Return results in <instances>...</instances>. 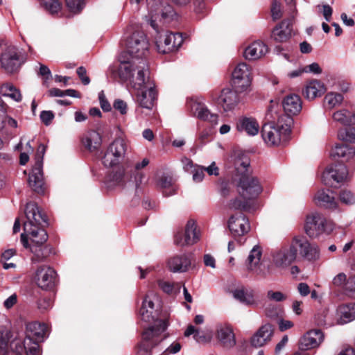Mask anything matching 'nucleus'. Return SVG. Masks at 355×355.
Wrapping results in <instances>:
<instances>
[{"label": "nucleus", "instance_id": "f257e3e1", "mask_svg": "<svg viewBox=\"0 0 355 355\" xmlns=\"http://www.w3.org/2000/svg\"><path fill=\"white\" fill-rule=\"evenodd\" d=\"M148 14L146 16L147 22L156 31L155 44L159 52L168 53L178 49L183 42L180 33L159 31L157 21H170L175 16L173 8L162 0H147Z\"/></svg>", "mask_w": 355, "mask_h": 355}, {"label": "nucleus", "instance_id": "f03ea898", "mask_svg": "<svg viewBox=\"0 0 355 355\" xmlns=\"http://www.w3.org/2000/svg\"><path fill=\"white\" fill-rule=\"evenodd\" d=\"M119 78L130 81L131 87L137 91L136 101L144 108L151 110L157 98L155 85L149 76L148 64L141 60L138 64L122 63L118 67Z\"/></svg>", "mask_w": 355, "mask_h": 355}, {"label": "nucleus", "instance_id": "7ed1b4c3", "mask_svg": "<svg viewBox=\"0 0 355 355\" xmlns=\"http://www.w3.org/2000/svg\"><path fill=\"white\" fill-rule=\"evenodd\" d=\"M27 219L24 224V233L21 234V242L24 248H30L33 254L32 261L40 262L45 255L42 245L47 241L48 235L44 229L47 224L46 216L43 214L35 202H28L25 209Z\"/></svg>", "mask_w": 355, "mask_h": 355}, {"label": "nucleus", "instance_id": "20e7f679", "mask_svg": "<svg viewBox=\"0 0 355 355\" xmlns=\"http://www.w3.org/2000/svg\"><path fill=\"white\" fill-rule=\"evenodd\" d=\"M293 119L291 116L281 114L277 121H271L263 125L261 136L268 146H279L286 142L291 132Z\"/></svg>", "mask_w": 355, "mask_h": 355}, {"label": "nucleus", "instance_id": "39448f33", "mask_svg": "<svg viewBox=\"0 0 355 355\" xmlns=\"http://www.w3.org/2000/svg\"><path fill=\"white\" fill-rule=\"evenodd\" d=\"M127 52L132 57L131 61L122 62V63H133L138 64L139 62L146 61L144 58L148 52L149 44L145 33L141 31H134L131 35L127 37L125 42Z\"/></svg>", "mask_w": 355, "mask_h": 355}, {"label": "nucleus", "instance_id": "423d86ee", "mask_svg": "<svg viewBox=\"0 0 355 355\" xmlns=\"http://www.w3.org/2000/svg\"><path fill=\"white\" fill-rule=\"evenodd\" d=\"M168 326L164 320H155V324L149 327L143 333V341L139 345L137 355H151L150 350L157 345L163 338L159 335L164 332Z\"/></svg>", "mask_w": 355, "mask_h": 355}, {"label": "nucleus", "instance_id": "0eeeda50", "mask_svg": "<svg viewBox=\"0 0 355 355\" xmlns=\"http://www.w3.org/2000/svg\"><path fill=\"white\" fill-rule=\"evenodd\" d=\"M46 146L40 144L35 155V164L28 178L29 187L37 193H44L45 187L42 173L43 157Z\"/></svg>", "mask_w": 355, "mask_h": 355}, {"label": "nucleus", "instance_id": "6e6552de", "mask_svg": "<svg viewBox=\"0 0 355 355\" xmlns=\"http://www.w3.org/2000/svg\"><path fill=\"white\" fill-rule=\"evenodd\" d=\"M128 148L127 142L123 139H115L108 146L103 158L104 166L113 167L119 164L123 160Z\"/></svg>", "mask_w": 355, "mask_h": 355}, {"label": "nucleus", "instance_id": "1a4fd4ad", "mask_svg": "<svg viewBox=\"0 0 355 355\" xmlns=\"http://www.w3.org/2000/svg\"><path fill=\"white\" fill-rule=\"evenodd\" d=\"M304 230L310 237H315L324 232H331L333 226L322 214L315 212L307 216Z\"/></svg>", "mask_w": 355, "mask_h": 355}, {"label": "nucleus", "instance_id": "9d476101", "mask_svg": "<svg viewBox=\"0 0 355 355\" xmlns=\"http://www.w3.org/2000/svg\"><path fill=\"white\" fill-rule=\"evenodd\" d=\"M252 81L251 68L245 62L238 64L232 73V83L234 89L240 93L250 87Z\"/></svg>", "mask_w": 355, "mask_h": 355}, {"label": "nucleus", "instance_id": "9b49d317", "mask_svg": "<svg viewBox=\"0 0 355 355\" xmlns=\"http://www.w3.org/2000/svg\"><path fill=\"white\" fill-rule=\"evenodd\" d=\"M8 350L10 349L11 354L22 355L26 353V355H40V351L38 343L26 336L24 341L19 339H15L10 341L11 333L8 335Z\"/></svg>", "mask_w": 355, "mask_h": 355}, {"label": "nucleus", "instance_id": "f8f14e48", "mask_svg": "<svg viewBox=\"0 0 355 355\" xmlns=\"http://www.w3.org/2000/svg\"><path fill=\"white\" fill-rule=\"evenodd\" d=\"M240 195L246 200L256 198L262 191V187L256 177L242 175L238 185Z\"/></svg>", "mask_w": 355, "mask_h": 355}, {"label": "nucleus", "instance_id": "ddd939ff", "mask_svg": "<svg viewBox=\"0 0 355 355\" xmlns=\"http://www.w3.org/2000/svg\"><path fill=\"white\" fill-rule=\"evenodd\" d=\"M293 243L296 255L299 250L300 256L306 260L313 261L320 259V250L316 244L311 243L302 236H295L293 239Z\"/></svg>", "mask_w": 355, "mask_h": 355}, {"label": "nucleus", "instance_id": "4468645a", "mask_svg": "<svg viewBox=\"0 0 355 355\" xmlns=\"http://www.w3.org/2000/svg\"><path fill=\"white\" fill-rule=\"evenodd\" d=\"M214 335L218 343L227 349L236 345V337L231 324L226 322H220L216 324Z\"/></svg>", "mask_w": 355, "mask_h": 355}, {"label": "nucleus", "instance_id": "2eb2a0df", "mask_svg": "<svg viewBox=\"0 0 355 355\" xmlns=\"http://www.w3.org/2000/svg\"><path fill=\"white\" fill-rule=\"evenodd\" d=\"M296 251L293 241L289 247H284L272 253V263L279 268L285 269L296 259Z\"/></svg>", "mask_w": 355, "mask_h": 355}, {"label": "nucleus", "instance_id": "dca6fc26", "mask_svg": "<svg viewBox=\"0 0 355 355\" xmlns=\"http://www.w3.org/2000/svg\"><path fill=\"white\" fill-rule=\"evenodd\" d=\"M348 175L346 166L342 163L331 166L322 173V180L324 184L331 187L336 186V183L344 182Z\"/></svg>", "mask_w": 355, "mask_h": 355}, {"label": "nucleus", "instance_id": "f3484780", "mask_svg": "<svg viewBox=\"0 0 355 355\" xmlns=\"http://www.w3.org/2000/svg\"><path fill=\"white\" fill-rule=\"evenodd\" d=\"M228 228L233 236H241L247 234L250 229L247 217L241 211L232 214L227 222Z\"/></svg>", "mask_w": 355, "mask_h": 355}, {"label": "nucleus", "instance_id": "a211bd4d", "mask_svg": "<svg viewBox=\"0 0 355 355\" xmlns=\"http://www.w3.org/2000/svg\"><path fill=\"white\" fill-rule=\"evenodd\" d=\"M232 295L234 299L250 307L255 308L261 304L257 292L251 288L241 286L232 291Z\"/></svg>", "mask_w": 355, "mask_h": 355}, {"label": "nucleus", "instance_id": "6ab92c4d", "mask_svg": "<svg viewBox=\"0 0 355 355\" xmlns=\"http://www.w3.org/2000/svg\"><path fill=\"white\" fill-rule=\"evenodd\" d=\"M0 62L1 67L8 73L16 71L19 66V55L17 49L14 46L6 47L2 52Z\"/></svg>", "mask_w": 355, "mask_h": 355}, {"label": "nucleus", "instance_id": "aec40b11", "mask_svg": "<svg viewBox=\"0 0 355 355\" xmlns=\"http://www.w3.org/2000/svg\"><path fill=\"white\" fill-rule=\"evenodd\" d=\"M56 272L51 267L42 266L36 271V282L39 287L42 289L52 288L56 281Z\"/></svg>", "mask_w": 355, "mask_h": 355}, {"label": "nucleus", "instance_id": "412c9836", "mask_svg": "<svg viewBox=\"0 0 355 355\" xmlns=\"http://www.w3.org/2000/svg\"><path fill=\"white\" fill-rule=\"evenodd\" d=\"M238 93L240 92H237L236 89L232 90L230 88H225L221 91L218 98V104L224 112H227L232 111L238 105L240 102Z\"/></svg>", "mask_w": 355, "mask_h": 355}, {"label": "nucleus", "instance_id": "4be33fe9", "mask_svg": "<svg viewBox=\"0 0 355 355\" xmlns=\"http://www.w3.org/2000/svg\"><path fill=\"white\" fill-rule=\"evenodd\" d=\"M323 338L324 336L320 330H311L301 338L299 343V349L302 351H306L315 348L322 342Z\"/></svg>", "mask_w": 355, "mask_h": 355}, {"label": "nucleus", "instance_id": "5701e85b", "mask_svg": "<svg viewBox=\"0 0 355 355\" xmlns=\"http://www.w3.org/2000/svg\"><path fill=\"white\" fill-rule=\"evenodd\" d=\"M158 301L157 296L153 292H150L146 295L139 310V315L142 320L146 322H151L155 320V316L153 313L155 310V304Z\"/></svg>", "mask_w": 355, "mask_h": 355}, {"label": "nucleus", "instance_id": "b1692460", "mask_svg": "<svg viewBox=\"0 0 355 355\" xmlns=\"http://www.w3.org/2000/svg\"><path fill=\"white\" fill-rule=\"evenodd\" d=\"M274 329L270 324L262 325L251 338V345L254 347H261L271 340Z\"/></svg>", "mask_w": 355, "mask_h": 355}, {"label": "nucleus", "instance_id": "393cba45", "mask_svg": "<svg viewBox=\"0 0 355 355\" xmlns=\"http://www.w3.org/2000/svg\"><path fill=\"white\" fill-rule=\"evenodd\" d=\"M268 52L266 44L261 41H255L245 49L243 55L246 60H257L265 56Z\"/></svg>", "mask_w": 355, "mask_h": 355}, {"label": "nucleus", "instance_id": "a878e982", "mask_svg": "<svg viewBox=\"0 0 355 355\" xmlns=\"http://www.w3.org/2000/svg\"><path fill=\"white\" fill-rule=\"evenodd\" d=\"M191 109L197 118L203 121H207L213 125L218 123V115L211 113L204 104L198 102H192Z\"/></svg>", "mask_w": 355, "mask_h": 355}, {"label": "nucleus", "instance_id": "bb28decb", "mask_svg": "<svg viewBox=\"0 0 355 355\" xmlns=\"http://www.w3.org/2000/svg\"><path fill=\"white\" fill-rule=\"evenodd\" d=\"M292 31L291 20H284L274 28L271 37L277 42H284L291 37Z\"/></svg>", "mask_w": 355, "mask_h": 355}, {"label": "nucleus", "instance_id": "cd10ccee", "mask_svg": "<svg viewBox=\"0 0 355 355\" xmlns=\"http://www.w3.org/2000/svg\"><path fill=\"white\" fill-rule=\"evenodd\" d=\"M191 254L177 255L168 261V267L173 272H186L191 263Z\"/></svg>", "mask_w": 355, "mask_h": 355}, {"label": "nucleus", "instance_id": "c85d7f7f", "mask_svg": "<svg viewBox=\"0 0 355 355\" xmlns=\"http://www.w3.org/2000/svg\"><path fill=\"white\" fill-rule=\"evenodd\" d=\"M236 129L244 132L250 136L257 135L259 130V125L256 119L251 116H241L236 122Z\"/></svg>", "mask_w": 355, "mask_h": 355}, {"label": "nucleus", "instance_id": "c756f323", "mask_svg": "<svg viewBox=\"0 0 355 355\" xmlns=\"http://www.w3.org/2000/svg\"><path fill=\"white\" fill-rule=\"evenodd\" d=\"M261 256L262 251L261 248L259 245H254L250 250L246 261L248 270L257 275L262 274V270L260 268Z\"/></svg>", "mask_w": 355, "mask_h": 355}, {"label": "nucleus", "instance_id": "7c9ffc66", "mask_svg": "<svg viewBox=\"0 0 355 355\" xmlns=\"http://www.w3.org/2000/svg\"><path fill=\"white\" fill-rule=\"evenodd\" d=\"M314 200L318 205L327 209H336L338 207V202L329 190L318 191L315 195Z\"/></svg>", "mask_w": 355, "mask_h": 355}, {"label": "nucleus", "instance_id": "2f4dec72", "mask_svg": "<svg viewBox=\"0 0 355 355\" xmlns=\"http://www.w3.org/2000/svg\"><path fill=\"white\" fill-rule=\"evenodd\" d=\"M283 107L286 114L295 115L300 113L302 110V101L300 97L296 94L286 96L282 102Z\"/></svg>", "mask_w": 355, "mask_h": 355}, {"label": "nucleus", "instance_id": "473e14b6", "mask_svg": "<svg viewBox=\"0 0 355 355\" xmlns=\"http://www.w3.org/2000/svg\"><path fill=\"white\" fill-rule=\"evenodd\" d=\"M82 143L89 150H96L98 149L102 144V137L100 133L96 130H89L83 135Z\"/></svg>", "mask_w": 355, "mask_h": 355}, {"label": "nucleus", "instance_id": "72a5a7b5", "mask_svg": "<svg viewBox=\"0 0 355 355\" xmlns=\"http://www.w3.org/2000/svg\"><path fill=\"white\" fill-rule=\"evenodd\" d=\"M325 91L326 89L323 83L318 80H313L306 85L303 93L306 98L313 100L321 96Z\"/></svg>", "mask_w": 355, "mask_h": 355}, {"label": "nucleus", "instance_id": "f704fd0d", "mask_svg": "<svg viewBox=\"0 0 355 355\" xmlns=\"http://www.w3.org/2000/svg\"><path fill=\"white\" fill-rule=\"evenodd\" d=\"M332 119L335 122L345 126L355 125V113L345 108L334 112Z\"/></svg>", "mask_w": 355, "mask_h": 355}, {"label": "nucleus", "instance_id": "c9c22d12", "mask_svg": "<svg viewBox=\"0 0 355 355\" xmlns=\"http://www.w3.org/2000/svg\"><path fill=\"white\" fill-rule=\"evenodd\" d=\"M184 336L189 337L193 335V339L198 343H209L212 339L211 331H200L193 325H189L184 331Z\"/></svg>", "mask_w": 355, "mask_h": 355}, {"label": "nucleus", "instance_id": "e433bc0d", "mask_svg": "<svg viewBox=\"0 0 355 355\" xmlns=\"http://www.w3.org/2000/svg\"><path fill=\"white\" fill-rule=\"evenodd\" d=\"M47 327L44 323L38 322H30L26 326V336L37 340H42L46 335Z\"/></svg>", "mask_w": 355, "mask_h": 355}, {"label": "nucleus", "instance_id": "4c0bfd02", "mask_svg": "<svg viewBox=\"0 0 355 355\" xmlns=\"http://www.w3.org/2000/svg\"><path fill=\"white\" fill-rule=\"evenodd\" d=\"M338 322L346 324L355 320V303L342 304L338 308Z\"/></svg>", "mask_w": 355, "mask_h": 355}, {"label": "nucleus", "instance_id": "58836bf2", "mask_svg": "<svg viewBox=\"0 0 355 355\" xmlns=\"http://www.w3.org/2000/svg\"><path fill=\"white\" fill-rule=\"evenodd\" d=\"M125 168L122 166L114 168L107 177V184L108 187L116 185H122L124 183Z\"/></svg>", "mask_w": 355, "mask_h": 355}, {"label": "nucleus", "instance_id": "ea45409f", "mask_svg": "<svg viewBox=\"0 0 355 355\" xmlns=\"http://www.w3.org/2000/svg\"><path fill=\"white\" fill-rule=\"evenodd\" d=\"M184 237L189 245L197 243L200 239V234L197 231V226L195 220L190 219L185 226Z\"/></svg>", "mask_w": 355, "mask_h": 355}, {"label": "nucleus", "instance_id": "a19ab883", "mask_svg": "<svg viewBox=\"0 0 355 355\" xmlns=\"http://www.w3.org/2000/svg\"><path fill=\"white\" fill-rule=\"evenodd\" d=\"M0 94L9 97L16 102H20L22 99L21 94L16 87L11 83H4L0 87Z\"/></svg>", "mask_w": 355, "mask_h": 355}, {"label": "nucleus", "instance_id": "79ce46f5", "mask_svg": "<svg viewBox=\"0 0 355 355\" xmlns=\"http://www.w3.org/2000/svg\"><path fill=\"white\" fill-rule=\"evenodd\" d=\"M354 150L346 145H336L331 151V156L334 159L344 158L349 159L354 155Z\"/></svg>", "mask_w": 355, "mask_h": 355}, {"label": "nucleus", "instance_id": "37998d69", "mask_svg": "<svg viewBox=\"0 0 355 355\" xmlns=\"http://www.w3.org/2000/svg\"><path fill=\"white\" fill-rule=\"evenodd\" d=\"M324 101L329 109H332L342 103L343 101V96L339 93L329 92L326 94Z\"/></svg>", "mask_w": 355, "mask_h": 355}, {"label": "nucleus", "instance_id": "c03bdc74", "mask_svg": "<svg viewBox=\"0 0 355 355\" xmlns=\"http://www.w3.org/2000/svg\"><path fill=\"white\" fill-rule=\"evenodd\" d=\"M42 6L51 15H58L62 10L60 0H42Z\"/></svg>", "mask_w": 355, "mask_h": 355}, {"label": "nucleus", "instance_id": "a18cd8bd", "mask_svg": "<svg viewBox=\"0 0 355 355\" xmlns=\"http://www.w3.org/2000/svg\"><path fill=\"white\" fill-rule=\"evenodd\" d=\"M149 162V159L146 157L144 158L141 162H137L135 164V170L137 171V173L135 175V182L137 188H138L139 185L141 184L142 180L144 176L142 173L139 172V171L147 166Z\"/></svg>", "mask_w": 355, "mask_h": 355}, {"label": "nucleus", "instance_id": "49530a36", "mask_svg": "<svg viewBox=\"0 0 355 355\" xmlns=\"http://www.w3.org/2000/svg\"><path fill=\"white\" fill-rule=\"evenodd\" d=\"M159 288L167 294H172L174 293L175 289L177 288L178 291L180 292V286L178 284L166 281L164 279H159L157 281Z\"/></svg>", "mask_w": 355, "mask_h": 355}, {"label": "nucleus", "instance_id": "de8ad7c7", "mask_svg": "<svg viewBox=\"0 0 355 355\" xmlns=\"http://www.w3.org/2000/svg\"><path fill=\"white\" fill-rule=\"evenodd\" d=\"M10 331L4 329L0 332V349L3 352L4 355H13L8 351V335Z\"/></svg>", "mask_w": 355, "mask_h": 355}, {"label": "nucleus", "instance_id": "09e8293b", "mask_svg": "<svg viewBox=\"0 0 355 355\" xmlns=\"http://www.w3.org/2000/svg\"><path fill=\"white\" fill-rule=\"evenodd\" d=\"M340 201L347 205H351L355 203V196L349 190H342L339 193Z\"/></svg>", "mask_w": 355, "mask_h": 355}, {"label": "nucleus", "instance_id": "8fccbe9b", "mask_svg": "<svg viewBox=\"0 0 355 355\" xmlns=\"http://www.w3.org/2000/svg\"><path fill=\"white\" fill-rule=\"evenodd\" d=\"M85 0H65L66 5L69 10L73 12H79L85 6Z\"/></svg>", "mask_w": 355, "mask_h": 355}, {"label": "nucleus", "instance_id": "3c124183", "mask_svg": "<svg viewBox=\"0 0 355 355\" xmlns=\"http://www.w3.org/2000/svg\"><path fill=\"white\" fill-rule=\"evenodd\" d=\"M355 129L349 130H340L338 132V137L343 141H353L355 139Z\"/></svg>", "mask_w": 355, "mask_h": 355}, {"label": "nucleus", "instance_id": "603ef678", "mask_svg": "<svg viewBox=\"0 0 355 355\" xmlns=\"http://www.w3.org/2000/svg\"><path fill=\"white\" fill-rule=\"evenodd\" d=\"M345 291L349 297L355 298V275L347 279Z\"/></svg>", "mask_w": 355, "mask_h": 355}, {"label": "nucleus", "instance_id": "864d4df0", "mask_svg": "<svg viewBox=\"0 0 355 355\" xmlns=\"http://www.w3.org/2000/svg\"><path fill=\"white\" fill-rule=\"evenodd\" d=\"M267 297L268 300L274 302H282L286 299V295L280 291H268L267 292Z\"/></svg>", "mask_w": 355, "mask_h": 355}, {"label": "nucleus", "instance_id": "5fc2aeb1", "mask_svg": "<svg viewBox=\"0 0 355 355\" xmlns=\"http://www.w3.org/2000/svg\"><path fill=\"white\" fill-rule=\"evenodd\" d=\"M250 166V160L248 157L239 158L235 161V167L238 171L243 173Z\"/></svg>", "mask_w": 355, "mask_h": 355}, {"label": "nucleus", "instance_id": "6e6d98bb", "mask_svg": "<svg viewBox=\"0 0 355 355\" xmlns=\"http://www.w3.org/2000/svg\"><path fill=\"white\" fill-rule=\"evenodd\" d=\"M193 173V180L196 182H200L203 180L205 177V171L203 166L196 165L195 166Z\"/></svg>", "mask_w": 355, "mask_h": 355}, {"label": "nucleus", "instance_id": "4d7b16f0", "mask_svg": "<svg viewBox=\"0 0 355 355\" xmlns=\"http://www.w3.org/2000/svg\"><path fill=\"white\" fill-rule=\"evenodd\" d=\"M98 100L101 107L103 111L110 112L112 110V106L106 98L103 91H101L98 93Z\"/></svg>", "mask_w": 355, "mask_h": 355}, {"label": "nucleus", "instance_id": "13d9d810", "mask_svg": "<svg viewBox=\"0 0 355 355\" xmlns=\"http://www.w3.org/2000/svg\"><path fill=\"white\" fill-rule=\"evenodd\" d=\"M6 110L7 107L6 104L0 100V131L3 130L6 125Z\"/></svg>", "mask_w": 355, "mask_h": 355}, {"label": "nucleus", "instance_id": "bf43d9fd", "mask_svg": "<svg viewBox=\"0 0 355 355\" xmlns=\"http://www.w3.org/2000/svg\"><path fill=\"white\" fill-rule=\"evenodd\" d=\"M53 306V301L50 298L44 297L38 300L37 307L42 311L51 309Z\"/></svg>", "mask_w": 355, "mask_h": 355}, {"label": "nucleus", "instance_id": "052dcab7", "mask_svg": "<svg viewBox=\"0 0 355 355\" xmlns=\"http://www.w3.org/2000/svg\"><path fill=\"white\" fill-rule=\"evenodd\" d=\"M113 107L116 110H118L121 114H125L127 113V103L121 99H116L113 103Z\"/></svg>", "mask_w": 355, "mask_h": 355}, {"label": "nucleus", "instance_id": "680f3d73", "mask_svg": "<svg viewBox=\"0 0 355 355\" xmlns=\"http://www.w3.org/2000/svg\"><path fill=\"white\" fill-rule=\"evenodd\" d=\"M347 281V279L346 275L343 272H340L334 277V278L332 280V284L335 286H344V287H345Z\"/></svg>", "mask_w": 355, "mask_h": 355}, {"label": "nucleus", "instance_id": "e2e57ef3", "mask_svg": "<svg viewBox=\"0 0 355 355\" xmlns=\"http://www.w3.org/2000/svg\"><path fill=\"white\" fill-rule=\"evenodd\" d=\"M227 207L230 210H240L245 209V205L239 199L235 198L228 203Z\"/></svg>", "mask_w": 355, "mask_h": 355}, {"label": "nucleus", "instance_id": "0e129e2a", "mask_svg": "<svg viewBox=\"0 0 355 355\" xmlns=\"http://www.w3.org/2000/svg\"><path fill=\"white\" fill-rule=\"evenodd\" d=\"M40 119L46 125H49L54 118V114L51 111H42L40 113Z\"/></svg>", "mask_w": 355, "mask_h": 355}, {"label": "nucleus", "instance_id": "69168bd1", "mask_svg": "<svg viewBox=\"0 0 355 355\" xmlns=\"http://www.w3.org/2000/svg\"><path fill=\"white\" fill-rule=\"evenodd\" d=\"M87 71L85 67H80L77 69V74L78 75L79 78H80L82 83L83 85H87L89 84L90 79L87 76Z\"/></svg>", "mask_w": 355, "mask_h": 355}, {"label": "nucleus", "instance_id": "338daca9", "mask_svg": "<svg viewBox=\"0 0 355 355\" xmlns=\"http://www.w3.org/2000/svg\"><path fill=\"white\" fill-rule=\"evenodd\" d=\"M272 17L273 19L276 20L281 17V6L277 1H274L271 8Z\"/></svg>", "mask_w": 355, "mask_h": 355}, {"label": "nucleus", "instance_id": "774afa93", "mask_svg": "<svg viewBox=\"0 0 355 355\" xmlns=\"http://www.w3.org/2000/svg\"><path fill=\"white\" fill-rule=\"evenodd\" d=\"M181 349V345L179 343L174 342L168 346L162 353L163 355L169 354H176Z\"/></svg>", "mask_w": 355, "mask_h": 355}]
</instances>
